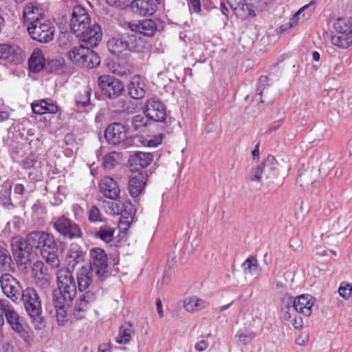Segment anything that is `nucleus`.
Returning <instances> with one entry per match:
<instances>
[{"mask_svg":"<svg viewBox=\"0 0 352 352\" xmlns=\"http://www.w3.org/2000/svg\"><path fill=\"white\" fill-rule=\"evenodd\" d=\"M102 208L109 214L118 215L120 214V207L118 203L104 200L102 202Z\"/></svg>","mask_w":352,"mask_h":352,"instance_id":"nucleus-45","label":"nucleus"},{"mask_svg":"<svg viewBox=\"0 0 352 352\" xmlns=\"http://www.w3.org/2000/svg\"><path fill=\"white\" fill-rule=\"evenodd\" d=\"M156 307H157L158 316L160 318H162L164 316V311H163L162 303L160 298H157L156 300Z\"/></svg>","mask_w":352,"mask_h":352,"instance_id":"nucleus-61","label":"nucleus"},{"mask_svg":"<svg viewBox=\"0 0 352 352\" xmlns=\"http://www.w3.org/2000/svg\"><path fill=\"white\" fill-rule=\"evenodd\" d=\"M67 57L74 65L84 68H94L100 63L99 56L88 46L73 47L68 52Z\"/></svg>","mask_w":352,"mask_h":352,"instance_id":"nucleus-5","label":"nucleus"},{"mask_svg":"<svg viewBox=\"0 0 352 352\" xmlns=\"http://www.w3.org/2000/svg\"><path fill=\"white\" fill-rule=\"evenodd\" d=\"M209 303L195 296L186 298L184 301V307L188 312L199 311L206 309Z\"/></svg>","mask_w":352,"mask_h":352,"instance_id":"nucleus-31","label":"nucleus"},{"mask_svg":"<svg viewBox=\"0 0 352 352\" xmlns=\"http://www.w3.org/2000/svg\"><path fill=\"white\" fill-rule=\"evenodd\" d=\"M294 311H292V317L291 319H289V320H286L287 322H289L290 321L291 324L293 325V327L295 328V329H300L302 325H303V322H302V320L300 317H296L294 316Z\"/></svg>","mask_w":352,"mask_h":352,"instance_id":"nucleus-52","label":"nucleus"},{"mask_svg":"<svg viewBox=\"0 0 352 352\" xmlns=\"http://www.w3.org/2000/svg\"><path fill=\"white\" fill-rule=\"evenodd\" d=\"M131 122L133 129L140 133L146 131L147 126L150 124L148 118L142 114L134 116Z\"/></svg>","mask_w":352,"mask_h":352,"instance_id":"nucleus-37","label":"nucleus"},{"mask_svg":"<svg viewBox=\"0 0 352 352\" xmlns=\"http://www.w3.org/2000/svg\"><path fill=\"white\" fill-rule=\"evenodd\" d=\"M90 267L98 277L103 276L107 272L108 258L105 252L100 248L90 250Z\"/></svg>","mask_w":352,"mask_h":352,"instance_id":"nucleus-13","label":"nucleus"},{"mask_svg":"<svg viewBox=\"0 0 352 352\" xmlns=\"http://www.w3.org/2000/svg\"><path fill=\"white\" fill-rule=\"evenodd\" d=\"M128 28L134 32L146 36H151L156 30V24L151 19L132 21L127 23Z\"/></svg>","mask_w":352,"mask_h":352,"instance_id":"nucleus-21","label":"nucleus"},{"mask_svg":"<svg viewBox=\"0 0 352 352\" xmlns=\"http://www.w3.org/2000/svg\"><path fill=\"white\" fill-rule=\"evenodd\" d=\"M24 190H25L24 186L21 184H16L14 188V192L19 195L23 194Z\"/></svg>","mask_w":352,"mask_h":352,"instance_id":"nucleus-63","label":"nucleus"},{"mask_svg":"<svg viewBox=\"0 0 352 352\" xmlns=\"http://www.w3.org/2000/svg\"><path fill=\"white\" fill-rule=\"evenodd\" d=\"M132 11L140 16H151L157 9L153 0H133L131 3Z\"/></svg>","mask_w":352,"mask_h":352,"instance_id":"nucleus-24","label":"nucleus"},{"mask_svg":"<svg viewBox=\"0 0 352 352\" xmlns=\"http://www.w3.org/2000/svg\"><path fill=\"white\" fill-rule=\"evenodd\" d=\"M0 309L3 312L10 328L16 333H22L25 330L23 318L19 316L10 302L6 300H0Z\"/></svg>","mask_w":352,"mask_h":352,"instance_id":"nucleus-11","label":"nucleus"},{"mask_svg":"<svg viewBox=\"0 0 352 352\" xmlns=\"http://www.w3.org/2000/svg\"><path fill=\"white\" fill-rule=\"evenodd\" d=\"M91 90L85 89L76 97V102L78 106L85 107L90 102Z\"/></svg>","mask_w":352,"mask_h":352,"instance_id":"nucleus-46","label":"nucleus"},{"mask_svg":"<svg viewBox=\"0 0 352 352\" xmlns=\"http://www.w3.org/2000/svg\"><path fill=\"white\" fill-rule=\"evenodd\" d=\"M319 169L317 168H306L300 171L298 174V182L301 186H309L315 183L319 175Z\"/></svg>","mask_w":352,"mask_h":352,"instance_id":"nucleus-32","label":"nucleus"},{"mask_svg":"<svg viewBox=\"0 0 352 352\" xmlns=\"http://www.w3.org/2000/svg\"><path fill=\"white\" fill-rule=\"evenodd\" d=\"M90 23V18L84 8L80 6H75L71 19V29L76 35H79Z\"/></svg>","mask_w":352,"mask_h":352,"instance_id":"nucleus-16","label":"nucleus"},{"mask_svg":"<svg viewBox=\"0 0 352 352\" xmlns=\"http://www.w3.org/2000/svg\"><path fill=\"white\" fill-rule=\"evenodd\" d=\"M43 16V10L36 3H30L24 8L23 18L25 23H28V24L36 21L45 20Z\"/></svg>","mask_w":352,"mask_h":352,"instance_id":"nucleus-28","label":"nucleus"},{"mask_svg":"<svg viewBox=\"0 0 352 352\" xmlns=\"http://www.w3.org/2000/svg\"><path fill=\"white\" fill-rule=\"evenodd\" d=\"M129 94L135 99L142 98L146 94V79L141 76H133L129 85Z\"/></svg>","mask_w":352,"mask_h":352,"instance_id":"nucleus-26","label":"nucleus"},{"mask_svg":"<svg viewBox=\"0 0 352 352\" xmlns=\"http://www.w3.org/2000/svg\"><path fill=\"white\" fill-rule=\"evenodd\" d=\"M96 294L91 290H89L81 294L75 303L73 310L74 317L76 320H81L85 318L90 305L96 300Z\"/></svg>","mask_w":352,"mask_h":352,"instance_id":"nucleus-14","label":"nucleus"},{"mask_svg":"<svg viewBox=\"0 0 352 352\" xmlns=\"http://www.w3.org/2000/svg\"><path fill=\"white\" fill-rule=\"evenodd\" d=\"M114 232V228L109 225H103L96 232L95 236L105 243H109L113 238Z\"/></svg>","mask_w":352,"mask_h":352,"instance_id":"nucleus-38","label":"nucleus"},{"mask_svg":"<svg viewBox=\"0 0 352 352\" xmlns=\"http://www.w3.org/2000/svg\"><path fill=\"white\" fill-rule=\"evenodd\" d=\"M104 137L109 144H119L126 139L127 130L123 124L115 122L107 127Z\"/></svg>","mask_w":352,"mask_h":352,"instance_id":"nucleus-20","label":"nucleus"},{"mask_svg":"<svg viewBox=\"0 0 352 352\" xmlns=\"http://www.w3.org/2000/svg\"><path fill=\"white\" fill-rule=\"evenodd\" d=\"M144 113L148 119L155 122H164L167 116L164 104L155 99H150L146 102Z\"/></svg>","mask_w":352,"mask_h":352,"instance_id":"nucleus-17","label":"nucleus"},{"mask_svg":"<svg viewBox=\"0 0 352 352\" xmlns=\"http://www.w3.org/2000/svg\"><path fill=\"white\" fill-rule=\"evenodd\" d=\"M32 109L34 113L42 115L45 113H56L58 111L57 105L48 102L45 100H35L32 103Z\"/></svg>","mask_w":352,"mask_h":352,"instance_id":"nucleus-29","label":"nucleus"},{"mask_svg":"<svg viewBox=\"0 0 352 352\" xmlns=\"http://www.w3.org/2000/svg\"><path fill=\"white\" fill-rule=\"evenodd\" d=\"M27 30L32 38L40 43H48L54 36V28L48 19L28 24Z\"/></svg>","mask_w":352,"mask_h":352,"instance_id":"nucleus-7","label":"nucleus"},{"mask_svg":"<svg viewBox=\"0 0 352 352\" xmlns=\"http://www.w3.org/2000/svg\"><path fill=\"white\" fill-rule=\"evenodd\" d=\"M268 79L266 76H261L258 82V88L257 90L259 91L258 94L261 95V89H263V87L267 84Z\"/></svg>","mask_w":352,"mask_h":352,"instance_id":"nucleus-57","label":"nucleus"},{"mask_svg":"<svg viewBox=\"0 0 352 352\" xmlns=\"http://www.w3.org/2000/svg\"><path fill=\"white\" fill-rule=\"evenodd\" d=\"M244 271L247 274H256L258 272V263L254 256L248 257L243 263Z\"/></svg>","mask_w":352,"mask_h":352,"instance_id":"nucleus-41","label":"nucleus"},{"mask_svg":"<svg viewBox=\"0 0 352 352\" xmlns=\"http://www.w3.org/2000/svg\"><path fill=\"white\" fill-rule=\"evenodd\" d=\"M72 211L76 219H80L83 217V209L78 204L72 206Z\"/></svg>","mask_w":352,"mask_h":352,"instance_id":"nucleus-54","label":"nucleus"},{"mask_svg":"<svg viewBox=\"0 0 352 352\" xmlns=\"http://www.w3.org/2000/svg\"><path fill=\"white\" fill-rule=\"evenodd\" d=\"M101 193L106 197L115 200L120 195V188L117 182L111 177H104L99 185Z\"/></svg>","mask_w":352,"mask_h":352,"instance_id":"nucleus-25","label":"nucleus"},{"mask_svg":"<svg viewBox=\"0 0 352 352\" xmlns=\"http://www.w3.org/2000/svg\"><path fill=\"white\" fill-rule=\"evenodd\" d=\"M28 243L31 248H36L42 250H57L54 236L43 231H34L27 235Z\"/></svg>","mask_w":352,"mask_h":352,"instance_id":"nucleus-8","label":"nucleus"},{"mask_svg":"<svg viewBox=\"0 0 352 352\" xmlns=\"http://www.w3.org/2000/svg\"><path fill=\"white\" fill-rule=\"evenodd\" d=\"M276 160L274 155H267V157L257 166L252 167L247 175L246 179L249 182L261 183L263 175L267 168H275Z\"/></svg>","mask_w":352,"mask_h":352,"instance_id":"nucleus-18","label":"nucleus"},{"mask_svg":"<svg viewBox=\"0 0 352 352\" xmlns=\"http://www.w3.org/2000/svg\"><path fill=\"white\" fill-rule=\"evenodd\" d=\"M162 135H156L150 139H145L142 141L144 146L147 147H157L162 143Z\"/></svg>","mask_w":352,"mask_h":352,"instance_id":"nucleus-49","label":"nucleus"},{"mask_svg":"<svg viewBox=\"0 0 352 352\" xmlns=\"http://www.w3.org/2000/svg\"><path fill=\"white\" fill-rule=\"evenodd\" d=\"M208 346V343L204 340H201L195 344V349L198 351H204Z\"/></svg>","mask_w":352,"mask_h":352,"instance_id":"nucleus-55","label":"nucleus"},{"mask_svg":"<svg viewBox=\"0 0 352 352\" xmlns=\"http://www.w3.org/2000/svg\"><path fill=\"white\" fill-rule=\"evenodd\" d=\"M153 155H130L128 164L131 172L129 180V192L132 197H138L144 190L148 175L143 168L153 161Z\"/></svg>","mask_w":352,"mask_h":352,"instance_id":"nucleus-1","label":"nucleus"},{"mask_svg":"<svg viewBox=\"0 0 352 352\" xmlns=\"http://www.w3.org/2000/svg\"><path fill=\"white\" fill-rule=\"evenodd\" d=\"M11 245L14 256L16 258V261L20 262L21 264H25L26 261H28V247L30 246L28 243L27 238L25 239H23V238H14L12 241Z\"/></svg>","mask_w":352,"mask_h":352,"instance_id":"nucleus-23","label":"nucleus"},{"mask_svg":"<svg viewBox=\"0 0 352 352\" xmlns=\"http://www.w3.org/2000/svg\"><path fill=\"white\" fill-rule=\"evenodd\" d=\"M336 32L331 38V43L340 49H347L352 45V23L348 19L339 18L333 24Z\"/></svg>","mask_w":352,"mask_h":352,"instance_id":"nucleus-6","label":"nucleus"},{"mask_svg":"<svg viewBox=\"0 0 352 352\" xmlns=\"http://www.w3.org/2000/svg\"><path fill=\"white\" fill-rule=\"evenodd\" d=\"M35 160L27 157L22 162L23 166L25 168H30L34 166Z\"/></svg>","mask_w":352,"mask_h":352,"instance_id":"nucleus-60","label":"nucleus"},{"mask_svg":"<svg viewBox=\"0 0 352 352\" xmlns=\"http://www.w3.org/2000/svg\"><path fill=\"white\" fill-rule=\"evenodd\" d=\"M84 258L85 254L81 248L77 245H72L67 255L69 265L74 268L77 263L82 261Z\"/></svg>","mask_w":352,"mask_h":352,"instance_id":"nucleus-34","label":"nucleus"},{"mask_svg":"<svg viewBox=\"0 0 352 352\" xmlns=\"http://www.w3.org/2000/svg\"><path fill=\"white\" fill-rule=\"evenodd\" d=\"M339 295L345 300L351 298L352 294V285L346 283H341L338 289Z\"/></svg>","mask_w":352,"mask_h":352,"instance_id":"nucleus-47","label":"nucleus"},{"mask_svg":"<svg viewBox=\"0 0 352 352\" xmlns=\"http://www.w3.org/2000/svg\"><path fill=\"white\" fill-rule=\"evenodd\" d=\"M45 64V59L43 52L39 49H35L32 53L29 59L30 69L33 72H39L41 71Z\"/></svg>","mask_w":352,"mask_h":352,"instance_id":"nucleus-33","label":"nucleus"},{"mask_svg":"<svg viewBox=\"0 0 352 352\" xmlns=\"http://www.w3.org/2000/svg\"><path fill=\"white\" fill-rule=\"evenodd\" d=\"M236 16L241 19H249L255 16L254 11L250 5L243 0L233 12Z\"/></svg>","mask_w":352,"mask_h":352,"instance_id":"nucleus-36","label":"nucleus"},{"mask_svg":"<svg viewBox=\"0 0 352 352\" xmlns=\"http://www.w3.org/2000/svg\"><path fill=\"white\" fill-rule=\"evenodd\" d=\"M314 5V3L313 1L310 2L309 4L307 5H305L303 7H302L296 14L294 16V17L292 18V21H294L296 18H298V15L302 12H303L304 10L308 9L309 8H310L311 6H312Z\"/></svg>","mask_w":352,"mask_h":352,"instance_id":"nucleus-62","label":"nucleus"},{"mask_svg":"<svg viewBox=\"0 0 352 352\" xmlns=\"http://www.w3.org/2000/svg\"><path fill=\"white\" fill-rule=\"evenodd\" d=\"M14 52L13 47L7 44L0 45V59L8 58Z\"/></svg>","mask_w":352,"mask_h":352,"instance_id":"nucleus-50","label":"nucleus"},{"mask_svg":"<svg viewBox=\"0 0 352 352\" xmlns=\"http://www.w3.org/2000/svg\"><path fill=\"white\" fill-rule=\"evenodd\" d=\"M133 333V325L131 322L125 323L119 329V333L116 338L117 343L125 344L131 342Z\"/></svg>","mask_w":352,"mask_h":352,"instance_id":"nucleus-35","label":"nucleus"},{"mask_svg":"<svg viewBox=\"0 0 352 352\" xmlns=\"http://www.w3.org/2000/svg\"><path fill=\"white\" fill-rule=\"evenodd\" d=\"M54 228L61 235L70 239L80 237L82 234L79 226L65 215L54 220Z\"/></svg>","mask_w":352,"mask_h":352,"instance_id":"nucleus-12","label":"nucleus"},{"mask_svg":"<svg viewBox=\"0 0 352 352\" xmlns=\"http://www.w3.org/2000/svg\"><path fill=\"white\" fill-rule=\"evenodd\" d=\"M89 221L91 222H98L103 221V216L97 206H94L91 208L89 212Z\"/></svg>","mask_w":352,"mask_h":352,"instance_id":"nucleus-48","label":"nucleus"},{"mask_svg":"<svg viewBox=\"0 0 352 352\" xmlns=\"http://www.w3.org/2000/svg\"><path fill=\"white\" fill-rule=\"evenodd\" d=\"M106 2L111 6L122 7L126 3V0H106Z\"/></svg>","mask_w":352,"mask_h":352,"instance_id":"nucleus-59","label":"nucleus"},{"mask_svg":"<svg viewBox=\"0 0 352 352\" xmlns=\"http://www.w3.org/2000/svg\"><path fill=\"white\" fill-rule=\"evenodd\" d=\"M102 165L105 169H111L116 164L113 155H102Z\"/></svg>","mask_w":352,"mask_h":352,"instance_id":"nucleus-51","label":"nucleus"},{"mask_svg":"<svg viewBox=\"0 0 352 352\" xmlns=\"http://www.w3.org/2000/svg\"><path fill=\"white\" fill-rule=\"evenodd\" d=\"M201 9L200 3L199 0H191L190 4V10L195 12H199Z\"/></svg>","mask_w":352,"mask_h":352,"instance_id":"nucleus-58","label":"nucleus"},{"mask_svg":"<svg viewBox=\"0 0 352 352\" xmlns=\"http://www.w3.org/2000/svg\"><path fill=\"white\" fill-rule=\"evenodd\" d=\"M315 301V298L309 294H302L295 298H293L289 295H285L281 300V319L283 320L291 319L292 311H296L305 316H309L312 313V307Z\"/></svg>","mask_w":352,"mask_h":352,"instance_id":"nucleus-2","label":"nucleus"},{"mask_svg":"<svg viewBox=\"0 0 352 352\" xmlns=\"http://www.w3.org/2000/svg\"><path fill=\"white\" fill-rule=\"evenodd\" d=\"M32 272L38 285L41 286L50 285V275L43 262L36 261L32 266Z\"/></svg>","mask_w":352,"mask_h":352,"instance_id":"nucleus-27","label":"nucleus"},{"mask_svg":"<svg viewBox=\"0 0 352 352\" xmlns=\"http://www.w3.org/2000/svg\"><path fill=\"white\" fill-rule=\"evenodd\" d=\"M98 352H112L111 344L110 342L100 344L98 346Z\"/></svg>","mask_w":352,"mask_h":352,"instance_id":"nucleus-56","label":"nucleus"},{"mask_svg":"<svg viewBox=\"0 0 352 352\" xmlns=\"http://www.w3.org/2000/svg\"><path fill=\"white\" fill-rule=\"evenodd\" d=\"M54 307L56 311V320L60 325H64L67 321V311L66 308L68 307L70 303H60L57 304L56 302L53 301Z\"/></svg>","mask_w":352,"mask_h":352,"instance_id":"nucleus-39","label":"nucleus"},{"mask_svg":"<svg viewBox=\"0 0 352 352\" xmlns=\"http://www.w3.org/2000/svg\"><path fill=\"white\" fill-rule=\"evenodd\" d=\"M41 255L45 261L53 267H58L60 265V260L56 254V250H42Z\"/></svg>","mask_w":352,"mask_h":352,"instance_id":"nucleus-42","label":"nucleus"},{"mask_svg":"<svg viewBox=\"0 0 352 352\" xmlns=\"http://www.w3.org/2000/svg\"><path fill=\"white\" fill-rule=\"evenodd\" d=\"M9 118V114L7 111H0V122H3Z\"/></svg>","mask_w":352,"mask_h":352,"instance_id":"nucleus-64","label":"nucleus"},{"mask_svg":"<svg viewBox=\"0 0 352 352\" xmlns=\"http://www.w3.org/2000/svg\"><path fill=\"white\" fill-rule=\"evenodd\" d=\"M12 263V257L8 250L0 246V272L10 270Z\"/></svg>","mask_w":352,"mask_h":352,"instance_id":"nucleus-40","label":"nucleus"},{"mask_svg":"<svg viewBox=\"0 0 352 352\" xmlns=\"http://www.w3.org/2000/svg\"><path fill=\"white\" fill-rule=\"evenodd\" d=\"M243 0H223L221 3V12L224 15H228L230 10L232 12L235 10V8H238L239 4Z\"/></svg>","mask_w":352,"mask_h":352,"instance_id":"nucleus-44","label":"nucleus"},{"mask_svg":"<svg viewBox=\"0 0 352 352\" xmlns=\"http://www.w3.org/2000/svg\"><path fill=\"white\" fill-rule=\"evenodd\" d=\"M92 271L87 267H82L76 274L78 288L80 292L87 289L92 282Z\"/></svg>","mask_w":352,"mask_h":352,"instance_id":"nucleus-30","label":"nucleus"},{"mask_svg":"<svg viewBox=\"0 0 352 352\" xmlns=\"http://www.w3.org/2000/svg\"><path fill=\"white\" fill-rule=\"evenodd\" d=\"M254 333L249 329L244 328L239 329L236 335L239 342L242 344H247L254 338Z\"/></svg>","mask_w":352,"mask_h":352,"instance_id":"nucleus-43","label":"nucleus"},{"mask_svg":"<svg viewBox=\"0 0 352 352\" xmlns=\"http://www.w3.org/2000/svg\"><path fill=\"white\" fill-rule=\"evenodd\" d=\"M21 299L25 308L30 318L38 320L42 311L41 302L39 297L33 288H27L23 291Z\"/></svg>","mask_w":352,"mask_h":352,"instance_id":"nucleus-10","label":"nucleus"},{"mask_svg":"<svg viewBox=\"0 0 352 352\" xmlns=\"http://www.w3.org/2000/svg\"><path fill=\"white\" fill-rule=\"evenodd\" d=\"M76 36L80 37L88 47H96L102 40V29L97 23L89 24Z\"/></svg>","mask_w":352,"mask_h":352,"instance_id":"nucleus-19","label":"nucleus"},{"mask_svg":"<svg viewBox=\"0 0 352 352\" xmlns=\"http://www.w3.org/2000/svg\"><path fill=\"white\" fill-rule=\"evenodd\" d=\"M135 210L131 201H125L120 209V219L118 228L122 232H126L130 228L135 216Z\"/></svg>","mask_w":352,"mask_h":352,"instance_id":"nucleus-22","label":"nucleus"},{"mask_svg":"<svg viewBox=\"0 0 352 352\" xmlns=\"http://www.w3.org/2000/svg\"><path fill=\"white\" fill-rule=\"evenodd\" d=\"M134 41L133 36L127 34H116L108 40L107 46L111 54L122 58L129 56L131 52L138 51Z\"/></svg>","mask_w":352,"mask_h":352,"instance_id":"nucleus-4","label":"nucleus"},{"mask_svg":"<svg viewBox=\"0 0 352 352\" xmlns=\"http://www.w3.org/2000/svg\"><path fill=\"white\" fill-rule=\"evenodd\" d=\"M309 340V335L307 332H301L296 338V343L300 346L305 345Z\"/></svg>","mask_w":352,"mask_h":352,"instance_id":"nucleus-53","label":"nucleus"},{"mask_svg":"<svg viewBox=\"0 0 352 352\" xmlns=\"http://www.w3.org/2000/svg\"><path fill=\"white\" fill-rule=\"evenodd\" d=\"M0 285L3 294L13 301L17 300L20 296V285L11 274L6 273L0 277Z\"/></svg>","mask_w":352,"mask_h":352,"instance_id":"nucleus-15","label":"nucleus"},{"mask_svg":"<svg viewBox=\"0 0 352 352\" xmlns=\"http://www.w3.org/2000/svg\"><path fill=\"white\" fill-rule=\"evenodd\" d=\"M99 88L104 96L109 98H116L124 91V84L109 75L100 76L98 79Z\"/></svg>","mask_w":352,"mask_h":352,"instance_id":"nucleus-9","label":"nucleus"},{"mask_svg":"<svg viewBox=\"0 0 352 352\" xmlns=\"http://www.w3.org/2000/svg\"><path fill=\"white\" fill-rule=\"evenodd\" d=\"M58 289L53 293V301L57 304L71 303L76 295V285L72 272L61 268L56 273Z\"/></svg>","mask_w":352,"mask_h":352,"instance_id":"nucleus-3","label":"nucleus"}]
</instances>
